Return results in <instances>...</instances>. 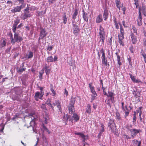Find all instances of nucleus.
I'll return each mask as SVG.
<instances>
[{"mask_svg":"<svg viewBox=\"0 0 146 146\" xmlns=\"http://www.w3.org/2000/svg\"><path fill=\"white\" fill-rule=\"evenodd\" d=\"M73 33L75 36H77L79 33L80 30L79 27L73 28Z\"/></svg>","mask_w":146,"mask_h":146,"instance_id":"nucleus-25","label":"nucleus"},{"mask_svg":"<svg viewBox=\"0 0 146 146\" xmlns=\"http://www.w3.org/2000/svg\"><path fill=\"white\" fill-rule=\"evenodd\" d=\"M50 91L52 92V93L53 94V96H54L56 95V94L55 91L54 90V89H50Z\"/></svg>","mask_w":146,"mask_h":146,"instance_id":"nucleus-59","label":"nucleus"},{"mask_svg":"<svg viewBox=\"0 0 146 146\" xmlns=\"http://www.w3.org/2000/svg\"><path fill=\"white\" fill-rule=\"evenodd\" d=\"M115 3L118 9L119 10H120L121 3L119 0H115Z\"/></svg>","mask_w":146,"mask_h":146,"instance_id":"nucleus-34","label":"nucleus"},{"mask_svg":"<svg viewBox=\"0 0 146 146\" xmlns=\"http://www.w3.org/2000/svg\"><path fill=\"white\" fill-rule=\"evenodd\" d=\"M130 36L131 38V42L133 44H135L137 42V36L132 33H130Z\"/></svg>","mask_w":146,"mask_h":146,"instance_id":"nucleus-14","label":"nucleus"},{"mask_svg":"<svg viewBox=\"0 0 146 146\" xmlns=\"http://www.w3.org/2000/svg\"><path fill=\"white\" fill-rule=\"evenodd\" d=\"M53 48V47L52 46H48L47 50L50 51L52 50Z\"/></svg>","mask_w":146,"mask_h":146,"instance_id":"nucleus-60","label":"nucleus"},{"mask_svg":"<svg viewBox=\"0 0 146 146\" xmlns=\"http://www.w3.org/2000/svg\"><path fill=\"white\" fill-rule=\"evenodd\" d=\"M23 25L22 23H20L18 26L17 27V29H21V27L23 26Z\"/></svg>","mask_w":146,"mask_h":146,"instance_id":"nucleus-62","label":"nucleus"},{"mask_svg":"<svg viewBox=\"0 0 146 146\" xmlns=\"http://www.w3.org/2000/svg\"><path fill=\"white\" fill-rule=\"evenodd\" d=\"M40 108L44 111H45L47 110V109L46 107V105L44 104H42L41 105Z\"/></svg>","mask_w":146,"mask_h":146,"instance_id":"nucleus-46","label":"nucleus"},{"mask_svg":"<svg viewBox=\"0 0 146 146\" xmlns=\"http://www.w3.org/2000/svg\"><path fill=\"white\" fill-rule=\"evenodd\" d=\"M133 118L132 122L133 123H135L136 119V112L135 111L133 112Z\"/></svg>","mask_w":146,"mask_h":146,"instance_id":"nucleus-42","label":"nucleus"},{"mask_svg":"<svg viewBox=\"0 0 146 146\" xmlns=\"http://www.w3.org/2000/svg\"><path fill=\"white\" fill-rule=\"evenodd\" d=\"M6 42L5 40L3 41L1 40L0 42V48H2L3 47H4L6 45Z\"/></svg>","mask_w":146,"mask_h":146,"instance_id":"nucleus-35","label":"nucleus"},{"mask_svg":"<svg viewBox=\"0 0 146 146\" xmlns=\"http://www.w3.org/2000/svg\"><path fill=\"white\" fill-rule=\"evenodd\" d=\"M100 52L102 54L101 58L102 59V64L103 65H105L106 66H109V62H108L107 59L105 56L104 50L103 48L101 49Z\"/></svg>","mask_w":146,"mask_h":146,"instance_id":"nucleus-5","label":"nucleus"},{"mask_svg":"<svg viewBox=\"0 0 146 146\" xmlns=\"http://www.w3.org/2000/svg\"><path fill=\"white\" fill-rule=\"evenodd\" d=\"M20 20L19 19H17L14 22L12 27V30L13 32H15V31L16 30L17 26Z\"/></svg>","mask_w":146,"mask_h":146,"instance_id":"nucleus-19","label":"nucleus"},{"mask_svg":"<svg viewBox=\"0 0 146 146\" xmlns=\"http://www.w3.org/2000/svg\"><path fill=\"white\" fill-rule=\"evenodd\" d=\"M103 17L105 21H106L108 18V10L107 9H105L104 10Z\"/></svg>","mask_w":146,"mask_h":146,"instance_id":"nucleus-24","label":"nucleus"},{"mask_svg":"<svg viewBox=\"0 0 146 146\" xmlns=\"http://www.w3.org/2000/svg\"><path fill=\"white\" fill-rule=\"evenodd\" d=\"M73 117H71L70 115H66V117H65V116H64L63 118V121H64V120H66V121L65 122V125H66L67 124V121L68 120H69V121H71L72 123V125L73 123Z\"/></svg>","mask_w":146,"mask_h":146,"instance_id":"nucleus-17","label":"nucleus"},{"mask_svg":"<svg viewBox=\"0 0 146 146\" xmlns=\"http://www.w3.org/2000/svg\"><path fill=\"white\" fill-rule=\"evenodd\" d=\"M31 119H32V120H31L30 122V126L32 127L33 126H35V118L34 117L33 119L31 117Z\"/></svg>","mask_w":146,"mask_h":146,"instance_id":"nucleus-45","label":"nucleus"},{"mask_svg":"<svg viewBox=\"0 0 146 146\" xmlns=\"http://www.w3.org/2000/svg\"><path fill=\"white\" fill-rule=\"evenodd\" d=\"M108 127L111 130V131L115 135H118L117 129L116 128V125L114 122V120L110 119L108 123Z\"/></svg>","mask_w":146,"mask_h":146,"instance_id":"nucleus-2","label":"nucleus"},{"mask_svg":"<svg viewBox=\"0 0 146 146\" xmlns=\"http://www.w3.org/2000/svg\"><path fill=\"white\" fill-rule=\"evenodd\" d=\"M139 119L141 122H142L143 123L145 122V115H143L142 117H139Z\"/></svg>","mask_w":146,"mask_h":146,"instance_id":"nucleus-44","label":"nucleus"},{"mask_svg":"<svg viewBox=\"0 0 146 146\" xmlns=\"http://www.w3.org/2000/svg\"><path fill=\"white\" fill-rule=\"evenodd\" d=\"M141 55L143 56L144 59V61L146 63V54L144 52L142 53Z\"/></svg>","mask_w":146,"mask_h":146,"instance_id":"nucleus-53","label":"nucleus"},{"mask_svg":"<svg viewBox=\"0 0 146 146\" xmlns=\"http://www.w3.org/2000/svg\"><path fill=\"white\" fill-rule=\"evenodd\" d=\"M52 105L55 106H56L58 108L59 111L60 112V113H62V109L61 107V102L58 100H55L54 101L52 102Z\"/></svg>","mask_w":146,"mask_h":146,"instance_id":"nucleus-9","label":"nucleus"},{"mask_svg":"<svg viewBox=\"0 0 146 146\" xmlns=\"http://www.w3.org/2000/svg\"><path fill=\"white\" fill-rule=\"evenodd\" d=\"M29 8H27L25 9L24 12H27V13H29Z\"/></svg>","mask_w":146,"mask_h":146,"instance_id":"nucleus-63","label":"nucleus"},{"mask_svg":"<svg viewBox=\"0 0 146 146\" xmlns=\"http://www.w3.org/2000/svg\"><path fill=\"white\" fill-rule=\"evenodd\" d=\"M121 104L122 105L121 107L122 108V109L123 110L124 112L125 113V115L124 116V117L125 118H126L129 115V110L128 109L126 106H125V108L124 106V103L123 102H121Z\"/></svg>","mask_w":146,"mask_h":146,"instance_id":"nucleus-10","label":"nucleus"},{"mask_svg":"<svg viewBox=\"0 0 146 146\" xmlns=\"http://www.w3.org/2000/svg\"><path fill=\"white\" fill-rule=\"evenodd\" d=\"M100 82L101 85L102 86V89H103V88H104V86H103L104 84H103V80H102L101 79L100 80Z\"/></svg>","mask_w":146,"mask_h":146,"instance_id":"nucleus-61","label":"nucleus"},{"mask_svg":"<svg viewBox=\"0 0 146 146\" xmlns=\"http://www.w3.org/2000/svg\"><path fill=\"white\" fill-rule=\"evenodd\" d=\"M79 9L78 8H76L74 10V13L72 15V19H75L76 18V16L78 13Z\"/></svg>","mask_w":146,"mask_h":146,"instance_id":"nucleus-29","label":"nucleus"},{"mask_svg":"<svg viewBox=\"0 0 146 146\" xmlns=\"http://www.w3.org/2000/svg\"><path fill=\"white\" fill-rule=\"evenodd\" d=\"M106 104L110 108H111V104L115 102L114 99L113 98L112 99L107 98L106 99L105 102Z\"/></svg>","mask_w":146,"mask_h":146,"instance_id":"nucleus-12","label":"nucleus"},{"mask_svg":"<svg viewBox=\"0 0 146 146\" xmlns=\"http://www.w3.org/2000/svg\"><path fill=\"white\" fill-rule=\"evenodd\" d=\"M102 21V15L99 14L96 18V22L97 23H99Z\"/></svg>","mask_w":146,"mask_h":146,"instance_id":"nucleus-26","label":"nucleus"},{"mask_svg":"<svg viewBox=\"0 0 146 146\" xmlns=\"http://www.w3.org/2000/svg\"><path fill=\"white\" fill-rule=\"evenodd\" d=\"M120 34L118 35H120L121 36H124L125 35V31L123 28H120Z\"/></svg>","mask_w":146,"mask_h":146,"instance_id":"nucleus-43","label":"nucleus"},{"mask_svg":"<svg viewBox=\"0 0 146 146\" xmlns=\"http://www.w3.org/2000/svg\"><path fill=\"white\" fill-rule=\"evenodd\" d=\"M47 34V33L46 32L45 29H41L38 41L40 42V40L44 38L46 36Z\"/></svg>","mask_w":146,"mask_h":146,"instance_id":"nucleus-8","label":"nucleus"},{"mask_svg":"<svg viewBox=\"0 0 146 146\" xmlns=\"http://www.w3.org/2000/svg\"><path fill=\"white\" fill-rule=\"evenodd\" d=\"M58 60V57L56 56H55L53 58L52 56H49L46 58V61L48 62H53L57 61Z\"/></svg>","mask_w":146,"mask_h":146,"instance_id":"nucleus-13","label":"nucleus"},{"mask_svg":"<svg viewBox=\"0 0 146 146\" xmlns=\"http://www.w3.org/2000/svg\"><path fill=\"white\" fill-rule=\"evenodd\" d=\"M23 7L22 5L19 6H18L14 8V9L11 10V12L12 13H15L16 12H19L21 11Z\"/></svg>","mask_w":146,"mask_h":146,"instance_id":"nucleus-15","label":"nucleus"},{"mask_svg":"<svg viewBox=\"0 0 146 146\" xmlns=\"http://www.w3.org/2000/svg\"><path fill=\"white\" fill-rule=\"evenodd\" d=\"M72 117L74 119V120L75 122H77L80 119V117L76 113H74L73 114Z\"/></svg>","mask_w":146,"mask_h":146,"instance_id":"nucleus-31","label":"nucleus"},{"mask_svg":"<svg viewBox=\"0 0 146 146\" xmlns=\"http://www.w3.org/2000/svg\"><path fill=\"white\" fill-rule=\"evenodd\" d=\"M14 34V38L13 37V35L11 33L10 35V39L11 40V42L13 44H14L15 42H19L23 40L22 36L19 35L18 33H16V31H15Z\"/></svg>","mask_w":146,"mask_h":146,"instance_id":"nucleus-1","label":"nucleus"},{"mask_svg":"<svg viewBox=\"0 0 146 146\" xmlns=\"http://www.w3.org/2000/svg\"><path fill=\"white\" fill-rule=\"evenodd\" d=\"M97 96V95H91L92 98H91V102H93V101L96 98Z\"/></svg>","mask_w":146,"mask_h":146,"instance_id":"nucleus-56","label":"nucleus"},{"mask_svg":"<svg viewBox=\"0 0 146 146\" xmlns=\"http://www.w3.org/2000/svg\"><path fill=\"white\" fill-rule=\"evenodd\" d=\"M134 4L136 6V8L137 9L139 6L138 0H134Z\"/></svg>","mask_w":146,"mask_h":146,"instance_id":"nucleus-50","label":"nucleus"},{"mask_svg":"<svg viewBox=\"0 0 146 146\" xmlns=\"http://www.w3.org/2000/svg\"><path fill=\"white\" fill-rule=\"evenodd\" d=\"M63 23L64 24H66L67 21V18L66 17V14L65 13H64V16L62 17Z\"/></svg>","mask_w":146,"mask_h":146,"instance_id":"nucleus-39","label":"nucleus"},{"mask_svg":"<svg viewBox=\"0 0 146 146\" xmlns=\"http://www.w3.org/2000/svg\"><path fill=\"white\" fill-rule=\"evenodd\" d=\"M74 134L75 135H79L80 137L83 139L84 141H85V136L84 134L83 133L80 132H75Z\"/></svg>","mask_w":146,"mask_h":146,"instance_id":"nucleus-36","label":"nucleus"},{"mask_svg":"<svg viewBox=\"0 0 146 146\" xmlns=\"http://www.w3.org/2000/svg\"><path fill=\"white\" fill-rule=\"evenodd\" d=\"M123 137L125 139H126L127 140H128V139H130L132 138L131 136H130L129 135L126 134H124L123 135Z\"/></svg>","mask_w":146,"mask_h":146,"instance_id":"nucleus-47","label":"nucleus"},{"mask_svg":"<svg viewBox=\"0 0 146 146\" xmlns=\"http://www.w3.org/2000/svg\"><path fill=\"white\" fill-rule=\"evenodd\" d=\"M101 127V129L100 130V133H99L98 136V137H100L102 133L104 131V126L102 123L100 124Z\"/></svg>","mask_w":146,"mask_h":146,"instance_id":"nucleus-27","label":"nucleus"},{"mask_svg":"<svg viewBox=\"0 0 146 146\" xmlns=\"http://www.w3.org/2000/svg\"><path fill=\"white\" fill-rule=\"evenodd\" d=\"M72 23L73 28L79 27V25L75 21H72Z\"/></svg>","mask_w":146,"mask_h":146,"instance_id":"nucleus-40","label":"nucleus"},{"mask_svg":"<svg viewBox=\"0 0 146 146\" xmlns=\"http://www.w3.org/2000/svg\"><path fill=\"white\" fill-rule=\"evenodd\" d=\"M133 94L134 97L137 99L140 97L141 96L140 92L137 90H134L133 92Z\"/></svg>","mask_w":146,"mask_h":146,"instance_id":"nucleus-21","label":"nucleus"},{"mask_svg":"<svg viewBox=\"0 0 146 146\" xmlns=\"http://www.w3.org/2000/svg\"><path fill=\"white\" fill-rule=\"evenodd\" d=\"M82 12V17L84 20L86 22H88V13H86L84 10L83 9Z\"/></svg>","mask_w":146,"mask_h":146,"instance_id":"nucleus-23","label":"nucleus"},{"mask_svg":"<svg viewBox=\"0 0 146 146\" xmlns=\"http://www.w3.org/2000/svg\"><path fill=\"white\" fill-rule=\"evenodd\" d=\"M121 9L123 11V15H125V11L126 10V8L125 7H123V6L121 7Z\"/></svg>","mask_w":146,"mask_h":146,"instance_id":"nucleus-58","label":"nucleus"},{"mask_svg":"<svg viewBox=\"0 0 146 146\" xmlns=\"http://www.w3.org/2000/svg\"><path fill=\"white\" fill-rule=\"evenodd\" d=\"M33 56V52L31 51L29 52L28 54L27 55V58H32Z\"/></svg>","mask_w":146,"mask_h":146,"instance_id":"nucleus-49","label":"nucleus"},{"mask_svg":"<svg viewBox=\"0 0 146 146\" xmlns=\"http://www.w3.org/2000/svg\"><path fill=\"white\" fill-rule=\"evenodd\" d=\"M44 68V69L46 74L48 76L50 73L51 70V68L50 66L46 64H45Z\"/></svg>","mask_w":146,"mask_h":146,"instance_id":"nucleus-16","label":"nucleus"},{"mask_svg":"<svg viewBox=\"0 0 146 146\" xmlns=\"http://www.w3.org/2000/svg\"><path fill=\"white\" fill-rule=\"evenodd\" d=\"M114 93L110 92L109 91L108 92V95H107V97L108 98H110L112 99L113 98V99H114Z\"/></svg>","mask_w":146,"mask_h":146,"instance_id":"nucleus-30","label":"nucleus"},{"mask_svg":"<svg viewBox=\"0 0 146 146\" xmlns=\"http://www.w3.org/2000/svg\"><path fill=\"white\" fill-rule=\"evenodd\" d=\"M44 95V92H36L35 93L34 98L36 100L38 101V99H42V98Z\"/></svg>","mask_w":146,"mask_h":146,"instance_id":"nucleus-11","label":"nucleus"},{"mask_svg":"<svg viewBox=\"0 0 146 146\" xmlns=\"http://www.w3.org/2000/svg\"><path fill=\"white\" fill-rule=\"evenodd\" d=\"M127 60L129 62V64L131 66H132V62H131V58L130 56H129L127 58Z\"/></svg>","mask_w":146,"mask_h":146,"instance_id":"nucleus-54","label":"nucleus"},{"mask_svg":"<svg viewBox=\"0 0 146 146\" xmlns=\"http://www.w3.org/2000/svg\"><path fill=\"white\" fill-rule=\"evenodd\" d=\"M89 87L92 93L94 95H97V94L95 90L94 87L92 86V83H91L89 84Z\"/></svg>","mask_w":146,"mask_h":146,"instance_id":"nucleus-20","label":"nucleus"},{"mask_svg":"<svg viewBox=\"0 0 146 146\" xmlns=\"http://www.w3.org/2000/svg\"><path fill=\"white\" fill-rule=\"evenodd\" d=\"M42 72H39V77L40 79V80H41L42 79V75L44 73V72L43 70H41Z\"/></svg>","mask_w":146,"mask_h":146,"instance_id":"nucleus-51","label":"nucleus"},{"mask_svg":"<svg viewBox=\"0 0 146 146\" xmlns=\"http://www.w3.org/2000/svg\"><path fill=\"white\" fill-rule=\"evenodd\" d=\"M143 45L146 47V39H145L143 40Z\"/></svg>","mask_w":146,"mask_h":146,"instance_id":"nucleus-64","label":"nucleus"},{"mask_svg":"<svg viewBox=\"0 0 146 146\" xmlns=\"http://www.w3.org/2000/svg\"><path fill=\"white\" fill-rule=\"evenodd\" d=\"M24 65L22 66V67H21L20 68H18L17 72L20 74H21L23 71H25L26 69L25 68H23Z\"/></svg>","mask_w":146,"mask_h":146,"instance_id":"nucleus-37","label":"nucleus"},{"mask_svg":"<svg viewBox=\"0 0 146 146\" xmlns=\"http://www.w3.org/2000/svg\"><path fill=\"white\" fill-rule=\"evenodd\" d=\"M91 112V106L90 105L88 104L87 105V108L86 109V113H88L90 114Z\"/></svg>","mask_w":146,"mask_h":146,"instance_id":"nucleus-32","label":"nucleus"},{"mask_svg":"<svg viewBox=\"0 0 146 146\" xmlns=\"http://www.w3.org/2000/svg\"><path fill=\"white\" fill-rule=\"evenodd\" d=\"M118 42L120 45H121L123 47L124 45V42L123 39H124V36H121L120 35H118Z\"/></svg>","mask_w":146,"mask_h":146,"instance_id":"nucleus-18","label":"nucleus"},{"mask_svg":"<svg viewBox=\"0 0 146 146\" xmlns=\"http://www.w3.org/2000/svg\"><path fill=\"white\" fill-rule=\"evenodd\" d=\"M131 133V136L132 139H134L135 137L139 133L141 130L140 129H136L135 128L129 130Z\"/></svg>","mask_w":146,"mask_h":146,"instance_id":"nucleus-6","label":"nucleus"},{"mask_svg":"<svg viewBox=\"0 0 146 146\" xmlns=\"http://www.w3.org/2000/svg\"><path fill=\"white\" fill-rule=\"evenodd\" d=\"M133 82L137 83L139 85H140L141 84L143 83V82L140 80L136 79L135 80V81Z\"/></svg>","mask_w":146,"mask_h":146,"instance_id":"nucleus-55","label":"nucleus"},{"mask_svg":"<svg viewBox=\"0 0 146 146\" xmlns=\"http://www.w3.org/2000/svg\"><path fill=\"white\" fill-rule=\"evenodd\" d=\"M113 21L114 22V25L115 26L116 29H119V26L117 21V19L115 17L113 19Z\"/></svg>","mask_w":146,"mask_h":146,"instance_id":"nucleus-38","label":"nucleus"},{"mask_svg":"<svg viewBox=\"0 0 146 146\" xmlns=\"http://www.w3.org/2000/svg\"><path fill=\"white\" fill-rule=\"evenodd\" d=\"M133 145L134 146H141V141H138L137 140L134 139L133 140Z\"/></svg>","mask_w":146,"mask_h":146,"instance_id":"nucleus-22","label":"nucleus"},{"mask_svg":"<svg viewBox=\"0 0 146 146\" xmlns=\"http://www.w3.org/2000/svg\"><path fill=\"white\" fill-rule=\"evenodd\" d=\"M129 50L130 52L132 53H133L135 50L134 48L133 45H131L129 48Z\"/></svg>","mask_w":146,"mask_h":146,"instance_id":"nucleus-48","label":"nucleus"},{"mask_svg":"<svg viewBox=\"0 0 146 146\" xmlns=\"http://www.w3.org/2000/svg\"><path fill=\"white\" fill-rule=\"evenodd\" d=\"M24 15L25 16L27 17H29L31 16V14L29 13L24 12Z\"/></svg>","mask_w":146,"mask_h":146,"instance_id":"nucleus-57","label":"nucleus"},{"mask_svg":"<svg viewBox=\"0 0 146 146\" xmlns=\"http://www.w3.org/2000/svg\"><path fill=\"white\" fill-rule=\"evenodd\" d=\"M116 118L118 121H120L121 119V118L120 116V114L118 112H116L115 113Z\"/></svg>","mask_w":146,"mask_h":146,"instance_id":"nucleus-41","label":"nucleus"},{"mask_svg":"<svg viewBox=\"0 0 146 146\" xmlns=\"http://www.w3.org/2000/svg\"><path fill=\"white\" fill-rule=\"evenodd\" d=\"M139 15L138 16L137 18V25L138 26H141L142 25V17L141 15V8L139 7Z\"/></svg>","mask_w":146,"mask_h":146,"instance_id":"nucleus-7","label":"nucleus"},{"mask_svg":"<svg viewBox=\"0 0 146 146\" xmlns=\"http://www.w3.org/2000/svg\"><path fill=\"white\" fill-rule=\"evenodd\" d=\"M115 54L116 55L117 57V63L119 66H120L122 64V63L121 62V57L119 55V54L118 52L115 53Z\"/></svg>","mask_w":146,"mask_h":146,"instance_id":"nucleus-28","label":"nucleus"},{"mask_svg":"<svg viewBox=\"0 0 146 146\" xmlns=\"http://www.w3.org/2000/svg\"><path fill=\"white\" fill-rule=\"evenodd\" d=\"M75 98H72L70 102L69 105L68 106L69 113L72 114L75 112L74 105L75 103Z\"/></svg>","mask_w":146,"mask_h":146,"instance_id":"nucleus-4","label":"nucleus"},{"mask_svg":"<svg viewBox=\"0 0 146 146\" xmlns=\"http://www.w3.org/2000/svg\"><path fill=\"white\" fill-rule=\"evenodd\" d=\"M99 30L100 42H101L102 44H104L106 36L104 29L101 25H100Z\"/></svg>","mask_w":146,"mask_h":146,"instance_id":"nucleus-3","label":"nucleus"},{"mask_svg":"<svg viewBox=\"0 0 146 146\" xmlns=\"http://www.w3.org/2000/svg\"><path fill=\"white\" fill-rule=\"evenodd\" d=\"M132 30L131 31L130 33H132L133 34H134L135 33L136 35H137V29L134 26H133Z\"/></svg>","mask_w":146,"mask_h":146,"instance_id":"nucleus-33","label":"nucleus"},{"mask_svg":"<svg viewBox=\"0 0 146 146\" xmlns=\"http://www.w3.org/2000/svg\"><path fill=\"white\" fill-rule=\"evenodd\" d=\"M129 75L130 76V77L131 78L132 81L134 82L136 79L135 76H133L131 74H129Z\"/></svg>","mask_w":146,"mask_h":146,"instance_id":"nucleus-52","label":"nucleus"}]
</instances>
